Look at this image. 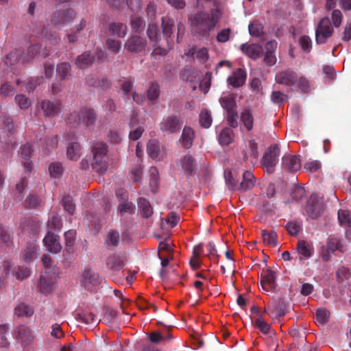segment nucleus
Instances as JSON below:
<instances>
[{
  "label": "nucleus",
  "instance_id": "obj_53",
  "mask_svg": "<svg viewBox=\"0 0 351 351\" xmlns=\"http://www.w3.org/2000/svg\"><path fill=\"white\" fill-rule=\"evenodd\" d=\"M49 172L51 177L54 178H60L63 173V167L62 163L58 162L51 163L49 167Z\"/></svg>",
  "mask_w": 351,
  "mask_h": 351
},
{
  "label": "nucleus",
  "instance_id": "obj_62",
  "mask_svg": "<svg viewBox=\"0 0 351 351\" xmlns=\"http://www.w3.org/2000/svg\"><path fill=\"white\" fill-rule=\"evenodd\" d=\"M338 219L341 226H350L351 225V217L348 210H339L338 211Z\"/></svg>",
  "mask_w": 351,
  "mask_h": 351
},
{
  "label": "nucleus",
  "instance_id": "obj_4",
  "mask_svg": "<svg viewBox=\"0 0 351 351\" xmlns=\"http://www.w3.org/2000/svg\"><path fill=\"white\" fill-rule=\"evenodd\" d=\"M14 337L24 349H29L34 345L35 336L29 326H19L14 330Z\"/></svg>",
  "mask_w": 351,
  "mask_h": 351
},
{
  "label": "nucleus",
  "instance_id": "obj_19",
  "mask_svg": "<svg viewBox=\"0 0 351 351\" xmlns=\"http://www.w3.org/2000/svg\"><path fill=\"white\" fill-rule=\"evenodd\" d=\"M127 32L128 27L126 24L119 22L110 23L106 30V34L119 38H124Z\"/></svg>",
  "mask_w": 351,
  "mask_h": 351
},
{
  "label": "nucleus",
  "instance_id": "obj_5",
  "mask_svg": "<svg viewBox=\"0 0 351 351\" xmlns=\"http://www.w3.org/2000/svg\"><path fill=\"white\" fill-rule=\"evenodd\" d=\"M333 27L328 17L323 18L315 29V42L317 45L326 43L333 34Z\"/></svg>",
  "mask_w": 351,
  "mask_h": 351
},
{
  "label": "nucleus",
  "instance_id": "obj_42",
  "mask_svg": "<svg viewBox=\"0 0 351 351\" xmlns=\"http://www.w3.org/2000/svg\"><path fill=\"white\" fill-rule=\"evenodd\" d=\"M130 26L133 32L140 34L145 27L143 19L136 15H132L130 19Z\"/></svg>",
  "mask_w": 351,
  "mask_h": 351
},
{
  "label": "nucleus",
  "instance_id": "obj_24",
  "mask_svg": "<svg viewBox=\"0 0 351 351\" xmlns=\"http://www.w3.org/2000/svg\"><path fill=\"white\" fill-rule=\"evenodd\" d=\"M41 47L42 46L40 44L29 45L26 49V51L22 53V63L25 64L32 61L40 53Z\"/></svg>",
  "mask_w": 351,
  "mask_h": 351
},
{
  "label": "nucleus",
  "instance_id": "obj_28",
  "mask_svg": "<svg viewBox=\"0 0 351 351\" xmlns=\"http://www.w3.org/2000/svg\"><path fill=\"white\" fill-rule=\"evenodd\" d=\"M124 256L121 254H113L106 259L108 268L113 270H120L123 265Z\"/></svg>",
  "mask_w": 351,
  "mask_h": 351
},
{
  "label": "nucleus",
  "instance_id": "obj_49",
  "mask_svg": "<svg viewBox=\"0 0 351 351\" xmlns=\"http://www.w3.org/2000/svg\"><path fill=\"white\" fill-rule=\"evenodd\" d=\"M297 249L300 254L304 258H309L312 256V252L309 245L304 240L299 241Z\"/></svg>",
  "mask_w": 351,
  "mask_h": 351
},
{
  "label": "nucleus",
  "instance_id": "obj_8",
  "mask_svg": "<svg viewBox=\"0 0 351 351\" xmlns=\"http://www.w3.org/2000/svg\"><path fill=\"white\" fill-rule=\"evenodd\" d=\"M324 209L322 201H320L317 195H311L306 205V210L310 217L317 218Z\"/></svg>",
  "mask_w": 351,
  "mask_h": 351
},
{
  "label": "nucleus",
  "instance_id": "obj_58",
  "mask_svg": "<svg viewBox=\"0 0 351 351\" xmlns=\"http://www.w3.org/2000/svg\"><path fill=\"white\" fill-rule=\"evenodd\" d=\"M254 326L258 328L263 334H269L271 326L263 319V317H257L254 322Z\"/></svg>",
  "mask_w": 351,
  "mask_h": 351
},
{
  "label": "nucleus",
  "instance_id": "obj_16",
  "mask_svg": "<svg viewBox=\"0 0 351 351\" xmlns=\"http://www.w3.org/2000/svg\"><path fill=\"white\" fill-rule=\"evenodd\" d=\"M247 73L245 69L239 68L227 79V82L233 88H239L245 83Z\"/></svg>",
  "mask_w": 351,
  "mask_h": 351
},
{
  "label": "nucleus",
  "instance_id": "obj_1",
  "mask_svg": "<svg viewBox=\"0 0 351 351\" xmlns=\"http://www.w3.org/2000/svg\"><path fill=\"white\" fill-rule=\"evenodd\" d=\"M219 19L217 11L213 10L210 13L199 12L191 19V24L195 31L201 36H206L213 29Z\"/></svg>",
  "mask_w": 351,
  "mask_h": 351
},
{
  "label": "nucleus",
  "instance_id": "obj_18",
  "mask_svg": "<svg viewBox=\"0 0 351 351\" xmlns=\"http://www.w3.org/2000/svg\"><path fill=\"white\" fill-rule=\"evenodd\" d=\"M43 242L47 250L51 253H58L62 249L58 237L51 232L47 234Z\"/></svg>",
  "mask_w": 351,
  "mask_h": 351
},
{
  "label": "nucleus",
  "instance_id": "obj_63",
  "mask_svg": "<svg viewBox=\"0 0 351 351\" xmlns=\"http://www.w3.org/2000/svg\"><path fill=\"white\" fill-rule=\"evenodd\" d=\"M106 243L108 246L117 247L119 243V233L116 230H110L108 232Z\"/></svg>",
  "mask_w": 351,
  "mask_h": 351
},
{
  "label": "nucleus",
  "instance_id": "obj_39",
  "mask_svg": "<svg viewBox=\"0 0 351 351\" xmlns=\"http://www.w3.org/2000/svg\"><path fill=\"white\" fill-rule=\"evenodd\" d=\"M160 93V86L158 82H152L147 90V97L149 101L152 102L156 101Z\"/></svg>",
  "mask_w": 351,
  "mask_h": 351
},
{
  "label": "nucleus",
  "instance_id": "obj_23",
  "mask_svg": "<svg viewBox=\"0 0 351 351\" xmlns=\"http://www.w3.org/2000/svg\"><path fill=\"white\" fill-rule=\"evenodd\" d=\"M256 182V178L250 171H245L243 173V180L239 184V191H246L252 189Z\"/></svg>",
  "mask_w": 351,
  "mask_h": 351
},
{
  "label": "nucleus",
  "instance_id": "obj_20",
  "mask_svg": "<svg viewBox=\"0 0 351 351\" xmlns=\"http://www.w3.org/2000/svg\"><path fill=\"white\" fill-rule=\"evenodd\" d=\"M22 51L20 49H14L7 54L3 58V63L5 68L10 69L12 71L14 70V66L21 60Z\"/></svg>",
  "mask_w": 351,
  "mask_h": 351
},
{
  "label": "nucleus",
  "instance_id": "obj_59",
  "mask_svg": "<svg viewBox=\"0 0 351 351\" xmlns=\"http://www.w3.org/2000/svg\"><path fill=\"white\" fill-rule=\"evenodd\" d=\"M15 101L21 110H27L31 106L29 98L23 94L16 95Z\"/></svg>",
  "mask_w": 351,
  "mask_h": 351
},
{
  "label": "nucleus",
  "instance_id": "obj_12",
  "mask_svg": "<svg viewBox=\"0 0 351 351\" xmlns=\"http://www.w3.org/2000/svg\"><path fill=\"white\" fill-rule=\"evenodd\" d=\"M171 330V327H165L160 330H155L149 334V340L154 344L168 341L173 339Z\"/></svg>",
  "mask_w": 351,
  "mask_h": 351
},
{
  "label": "nucleus",
  "instance_id": "obj_22",
  "mask_svg": "<svg viewBox=\"0 0 351 351\" xmlns=\"http://www.w3.org/2000/svg\"><path fill=\"white\" fill-rule=\"evenodd\" d=\"M147 152L150 158L154 160H160L162 155V147L156 139L149 141L147 145Z\"/></svg>",
  "mask_w": 351,
  "mask_h": 351
},
{
  "label": "nucleus",
  "instance_id": "obj_27",
  "mask_svg": "<svg viewBox=\"0 0 351 351\" xmlns=\"http://www.w3.org/2000/svg\"><path fill=\"white\" fill-rule=\"evenodd\" d=\"M20 228L23 231L36 232L39 228V221L33 217L23 218L21 221Z\"/></svg>",
  "mask_w": 351,
  "mask_h": 351
},
{
  "label": "nucleus",
  "instance_id": "obj_64",
  "mask_svg": "<svg viewBox=\"0 0 351 351\" xmlns=\"http://www.w3.org/2000/svg\"><path fill=\"white\" fill-rule=\"evenodd\" d=\"M90 84L95 87H99L103 90H107L111 86L112 82L108 77H103L101 79L94 80Z\"/></svg>",
  "mask_w": 351,
  "mask_h": 351
},
{
  "label": "nucleus",
  "instance_id": "obj_25",
  "mask_svg": "<svg viewBox=\"0 0 351 351\" xmlns=\"http://www.w3.org/2000/svg\"><path fill=\"white\" fill-rule=\"evenodd\" d=\"M94 61V57L90 51H85L78 56L75 59V64L77 68L84 69L92 65Z\"/></svg>",
  "mask_w": 351,
  "mask_h": 351
},
{
  "label": "nucleus",
  "instance_id": "obj_11",
  "mask_svg": "<svg viewBox=\"0 0 351 351\" xmlns=\"http://www.w3.org/2000/svg\"><path fill=\"white\" fill-rule=\"evenodd\" d=\"M275 80L278 84L293 86L297 84L298 75L291 70L282 71L276 74Z\"/></svg>",
  "mask_w": 351,
  "mask_h": 351
},
{
  "label": "nucleus",
  "instance_id": "obj_41",
  "mask_svg": "<svg viewBox=\"0 0 351 351\" xmlns=\"http://www.w3.org/2000/svg\"><path fill=\"white\" fill-rule=\"evenodd\" d=\"M14 312L19 317H30L34 313V309L28 304L21 303L15 307Z\"/></svg>",
  "mask_w": 351,
  "mask_h": 351
},
{
  "label": "nucleus",
  "instance_id": "obj_17",
  "mask_svg": "<svg viewBox=\"0 0 351 351\" xmlns=\"http://www.w3.org/2000/svg\"><path fill=\"white\" fill-rule=\"evenodd\" d=\"M32 152V147L29 143L23 145L21 147L19 155L23 160V165L27 172L30 171L32 167V163L31 160Z\"/></svg>",
  "mask_w": 351,
  "mask_h": 351
},
{
  "label": "nucleus",
  "instance_id": "obj_61",
  "mask_svg": "<svg viewBox=\"0 0 351 351\" xmlns=\"http://www.w3.org/2000/svg\"><path fill=\"white\" fill-rule=\"evenodd\" d=\"M30 29L32 32V36L37 37H43L45 35L47 36L46 28L41 23L31 25Z\"/></svg>",
  "mask_w": 351,
  "mask_h": 351
},
{
  "label": "nucleus",
  "instance_id": "obj_35",
  "mask_svg": "<svg viewBox=\"0 0 351 351\" xmlns=\"http://www.w3.org/2000/svg\"><path fill=\"white\" fill-rule=\"evenodd\" d=\"M141 215L145 218L150 217L153 214V208L149 202L144 197H140L138 201Z\"/></svg>",
  "mask_w": 351,
  "mask_h": 351
},
{
  "label": "nucleus",
  "instance_id": "obj_56",
  "mask_svg": "<svg viewBox=\"0 0 351 351\" xmlns=\"http://www.w3.org/2000/svg\"><path fill=\"white\" fill-rule=\"evenodd\" d=\"M76 319L86 324H93L96 322V317L93 313H77Z\"/></svg>",
  "mask_w": 351,
  "mask_h": 351
},
{
  "label": "nucleus",
  "instance_id": "obj_14",
  "mask_svg": "<svg viewBox=\"0 0 351 351\" xmlns=\"http://www.w3.org/2000/svg\"><path fill=\"white\" fill-rule=\"evenodd\" d=\"M240 50L247 57L256 60L263 54V48L259 44L243 43L240 46Z\"/></svg>",
  "mask_w": 351,
  "mask_h": 351
},
{
  "label": "nucleus",
  "instance_id": "obj_44",
  "mask_svg": "<svg viewBox=\"0 0 351 351\" xmlns=\"http://www.w3.org/2000/svg\"><path fill=\"white\" fill-rule=\"evenodd\" d=\"M41 199L36 194H29L25 199L23 205L26 208H36L40 206Z\"/></svg>",
  "mask_w": 351,
  "mask_h": 351
},
{
  "label": "nucleus",
  "instance_id": "obj_31",
  "mask_svg": "<svg viewBox=\"0 0 351 351\" xmlns=\"http://www.w3.org/2000/svg\"><path fill=\"white\" fill-rule=\"evenodd\" d=\"M235 99L236 95L228 94L220 97L219 103L226 112L234 110L236 107Z\"/></svg>",
  "mask_w": 351,
  "mask_h": 351
},
{
  "label": "nucleus",
  "instance_id": "obj_10",
  "mask_svg": "<svg viewBox=\"0 0 351 351\" xmlns=\"http://www.w3.org/2000/svg\"><path fill=\"white\" fill-rule=\"evenodd\" d=\"M147 40L138 35L130 36L125 43V49L132 53H139L145 49Z\"/></svg>",
  "mask_w": 351,
  "mask_h": 351
},
{
  "label": "nucleus",
  "instance_id": "obj_7",
  "mask_svg": "<svg viewBox=\"0 0 351 351\" xmlns=\"http://www.w3.org/2000/svg\"><path fill=\"white\" fill-rule=\"evenodd\" d=\"M182 124L179 116L169 115L163 119L160 124V128L162 132L176 134L180 132Z\"/></svg>",
  "mask_w": 351,
  "mask_h": 351
},
{
  "label": "nucleus",
  "instance_id": "obj_40",
  "mask_svg": "<svg viewBox=\"0 0 351 351\" xmlns=\"http://www.w3.org/2000/svg\"><path fill=\"white\" fill-rule=\"evenodd\" d=\"M174 26V21L169 16H164L162 18V33L167 38V41L169 43L168 39L171 38L173 33L172 28Z\"/></svg>",
  "mask_w": 351,
  "mask_h": 351
},
{
  "label": "nucleus",
  "instance_id": "obj_29",
  "mask_svg": "<svg viewBox=\"0 0 351 351\" xmlns=\"http://www.w3.org/2000/svg\"><path fill=\"white\" fill-rule=\"evenodd\" d=\"M194 137L195 132L190 127L185 126L183 128L181 136L182 144L183 147L186 149H189L193 145Z\"/></svg>",
  "mask_w": 351,
  "mask_h": 351
},
{
  "label": "nucleus",
  "instance_id": "obj_48",
  "mask_svg": "<svg viewBox=\"0 0 351 351\" xmlns=\"http://www.w3.org/2000/svg\"><path fill=\"white\" fill-rule=\"evenodd\" d=\"M249 33L254 37H261L263 34V26L258 21L250 23L248 26Z\"/></svg>",
  "mask_w": 351,
  "mask_h": 351
},
{
  "label": "nucleus",
  "instance_id": "obj_3",
  "mask_svg": "<svg viewBox=\"0 0 351 351\" xmlns=\"http://www.w3.org/2000/svg\"><path fill=\"white\" fill-rule=\"evenodd\" d=\"M280 155V149L278 145L277 144L271 145L267 147L261 160V167L268 173H273L278 162Z\"/></svg>",
  "mask_w": 351,
  "mask_h": 351
},
{
  "label": "nucleus",
  "instance_id": "obj_43",
  "mask_svg": "<svg viewBox=\"0 0 351 351\" xmlns=\"http://www.w3.org/2000/svg\"><path fill=\"white\" fill-rule=\"evenodd\" d=\"M37 252V246L34 243H28L23 254L24 261L31 262L35 257Z\"/></svg>",
  "mask_w": 351,
  "mask_h": 351
},
{
  "label": "nucleus",
  "instance_id": "obj_37",
  "mask_svg": "<svg viewBox=\"0 0 351 351\" xmlns=\"http://www.w3.org/2000/svg\"><path fill=\"white\" fill-rule=\"evenodd\" d=\"M241 121L247 131H251L254 125V117L250 109H244L241 114Z\"/></svg>",
  "mask_w": 351,
  "mask_h": 351
},
{
  "label": "nucleus",
  "instance_id": "obj_6",
  "mask_svg": "<svg viewBox=\"0 0 351 351\" xmlns=\"http://www.w3.org/2000/svg\"><path fill=\"white\" fill-rule=\"evenodd\" d=\"M76 16V12L72 8L60 9L53 13L51 23L56 26L71 23Z\"/></svg>",
  "mask_w": 351,
  "mask_h": 351
},
{
  "label": "nucleus",
  "instance_id": "obj_33",
  "mask_svg": "<svg viewBox=\"0 0 351 351\" xmlns=\"http://www.w3.org/2000/svg\"><path fill=\"white\" fill-rule=\"evenodd\" d=\"M234 132L230 128H223L218 136V141L221 145H228L233 141Z\"/></svg>",
  "mask_w": 351,
  "mask_h": 351
},
{
  "label": "nucleus",
  "instance_id": "obj_21",
  "mask_svg": "<svg viewBox=\"0 0 351 351\" xmlns=\"http://www.w3.org/2000/svg\"><path fill=\"white\" fill-rule=\"evenodd\" d=\"M81 124L90 128L95 125L97 116L93 108H84L81 109Z\"/></svg>",
  "mask_w": 351,
  "mask_h": 351
},
{
  "label": "nucleus",
  "instance_id": "obj_52",
  "mask_svg": "<svg viewBox=\"0 0 351 351\" xmlns=\"http://www.w3.org/2000/svg\"><path fill=\"white\" fill-rule=\"evenodd\" d=\"M81 109L79 111H73L66 118V122L72 127H76L81 124Z\"/></svg>",
  "mask_w": 351,
  "mask_h": 351
},
{
  "label": "nucleus",
  "instance_id": "obj_60",
  "mask_svg": "<svg viewBox=\"0 0 351 351\" xmlns=\"http://www.w3.org/2000/svg\"><path fill=\"white\" fill-rule=\"evenodd\" d=\"M299 44L302 49L306 52L309 53L312 49V40L308 36L304 35L300 37Z\"/></svg>",
  "mask_w": 351,
  "mask_h": 351
},
{
  "label": "nucleus",
  "instance_id": "obj_9",
  "mask_svg": "<svg viewBox=\"0 0 351 351\" xmlns=\"http://www.w3.org/2000/svg\"><path fill=\"white\" fill-rule=\"evenodd\" d=\"M39 106L47 117H54L61 110L62 102L60 100L51 101L49 99L42 100Z\"/></svg>",
  "mask_w": 351,
  "mask_h": 351
},
{
  "label": "nucleus",
  "instance_id": "obj_34",
  "mask_svg": "<svg viewBox=\"0 0 351 351\" xmlns=\"http://www.w3.org/2000/svg\"><path fill=\"white\" fill-rule=\"evenodd\" d=\"M261 237L263 243L270 247H276L278 245L277 233L275 231H267L263 230L261 231Z\"/></svg>",
  "mask_w": 351,
  "mask_h": 351
},
{
  "label": "nucleus",
  "instance_id": "obj_32",
  "mask_svg": "<svg viewBox=\"0 0 351 351\" xmlns=\"http://www.w3.org/2000/svg\"><path fill=\"white\" fill-rule=\"evenodd\" d=\"M81 155V146L77 142L70 143L66 148V156L69 160H77Z\"/></svg>",
  "mask_w": 351,
  "mask_h": 351
},
{
  "label": "nucleus",
  "instance_id": "obj_38",
  "mask_svg": "<svg viewBox=\"0 0 351 351\" xmlns=\"http://www.w3.org/2000/svg\"><path fill=\"white\" fill-rule=\"evenodd\" d=\"M56 72L60 80H64L71 74V66L69 62H61L57 65Z\"/></svg>",
  "mask_w": 351,
  "mask_h": 351
},
{
  "label": "nucleus",
  "instance_id": "obj_45",
  "mask_svg": "<svg viewBox=\"0 0 351 351\" xmlns=\"http://www.w3.org/2000/svg\"><path fill=\"white\" fill-rule=\"evenodd\" d=\"M0 239L6 246L12 245V235L10 230L0 223Z\"/></svg>",
  "mask_w": 351,
  "mask_h": 351
},
{
  "label": "nucleus",
  "instance_id": "obj_46",
  "mask_svg": "<svg viewBox=\"0 0 351 351\" xmlns=\"http://www.w3.org/2000/svg\"><path fill=\"white\" fill-rule=\"evenodd\" d=\"M12 274L17 280H23L30 276L31 271L27 267L19 266L17 268L13 269Z\"/></svg>",
  "mask_w": 351,
  "mask_h": 351
},
{
  "label": "nucleus",
  "instance_id": "obj_55",
  "mask_svg": "<svg viewBox=\"0 0 351 351\" xmlns=\"http://www.w3.org/2000/svg\"><path fill=\"white\" fill-rule=\"evenodd\" d=\"M62 204L64 210L70 215H73L75 210V205L73 202V198L70 195H66L62 200Z\"/></svg>",
  "mask_w": 351,
  "mask_h": 351
},
{
  "label": "nucleus",
  "instance_id": "obj_54",
  "mask_svg": "<svg viewBox=\"0 0 351 351\" xmlns=\"http://www.w3.org/2000/svg\"><path fill=\"white\" fill-rule=\"evenodd\" d=\"M337 278L341 282H348L351 279V273L349 269L342 266L337 271Z\"/></svg>",
  "mask_w": 351,
  "mask_h": 351
},
{
  "label": "nucleus",
  "instance_id": "obj_57",
  "mask_svg": "<svg viewBox=\"0 0 351 351\" xmlns=\"http://www.w3.org/2000/svg\"><path fill=\"white\" fill-rule=\"evenodd\" d=\"M0 125L4 128L8 132L13 133L14 132V125L12 118L4 115L0 117Z\"/></svg>",
  "mask_w": 351,
  "mask_h": 351
},
{
  "label": "nucleus",
  "instance_id": "obj_50",
  "mask_svg": "<svg viewBox=\"0 0 351 351\" xmlns=\"http://www.w3.org/2000/svg\"><path fill=\"white\" fill-rule=\"evenodd\" d=\"M47 225L50 229H60L62 227V220L60 217L57 213H51L49 217Z\"/></svg>",
  "mask_w": 351,
  "mask_h": 351
},
{
  "label": "nucleus",
  "instance_id": "obj_15",
  "mask_svg": "<svg viewBox=\"0 0 351 351\" xmlns=\"http://www.w3.org/2000/svg\"><path fill=\"white\" fill-rule=\"evenodd\" d=\"M282 167L289 172H295L301 169V160L299 156L285 155L282 158Z\"/></svg>",
  "mask_w": 351,
  "mask_h": 351
},
{
  "label": "nucleus",
  "instance_id": "obj_30",
  "mask_svg": "<svg viewBox=\"0 0 351 351\" xmlns=\"http://www.w3.org/2000/svg\"><path fill=\"white\" fill-rule=\"evenodd\" d=\"M53 280L47 274H42L38 283L39 291L47 294L52 291Z\"/></svg>",
  "mask_w": 351,
  "mask_h": 351
},
{
  "label": "nucleus",
  "instance_id": "obj_36",
  "mask_svg": "<svg viewBox=\"0 0 351 351\" xmlns=\"http://www.w3.org/2000/svg\"><path fill=\"white\" fill-rule=\"evenodd\" d=\"M137 122V119L136 117L133 116L131 118L130 126L131 128V131L129 134V138L130 140L136 141L138 140L142 135L144 132V129L141 126H138L135 128V123Z\"/></svg>",
  "mask_w": 351,
  "mask_h": 351
},
{
  "label": "nucleus",
  "instance_id": "obj_13",
  "mask_svg": "<svg viewBox=\"0 0 351 351\" xmlns=\"http://www.w3.org/2000/svg\"><path fill=\"white\" fill-rule=\"evenodd\" d=\"M261 285L266 291H273L276 288V274L270 269L263 270L261 276Z\"/></svg>",
  "mask_w": 351,
  "mask_h": 351
},
{
  "label": "nucleus",
  "instance_id": "obj_47",
  "mask_svg": "<svg viewBox=\"0 0 351 351\" xmlns=\"http://www.w3.org/2000/svg\"><path fill=\"white\" fill-rule=\"evenodd\" d=\"M328 250L335 252L336 250L343 252L344 247L341 242V240L336 237H330L328 239L327 244Z\"/></svg>",
  "mask_w": 351,
  "mask_h": 351
},
{
  "label": "nucleus",
  "instance_id": "obj_26",
  "mask_svg": "<svg viewBox=\"0 0 351 351\" xmlns=\"http://www.w3.org/2000/svg\"><path fill=\"white\" fill-rule=\"evenodd\" d=\"M180 165L185 173L189 176H191L195 170V159L189 154L182 157L180 160Z\"/></svg>",
  "mask_w": 351,
  "mask_h": 351
},
{
  "label": "nucleus",
  "instance_id": "obj_2",
  "mask_svg": "<svg viewBox=\"0 0 351 351\" xmlns=\"http://www.w3.org/2000/svg\"><path fill=\"white\" fill-rule=\"evenodd\" d=\"M93 154V169L98 173H104L108 167L106 144L102 142H97L92 147Z\"/></svg>",
  "mask_w": 351,
  "mask_h": 351
},
{
  "label": "nucleus",
  "instance_id": "obj_51",
  "mask_svg": "<svg viewBox=\"0 0 351 351\" xmlns=\"http://www.w3.org/2000/svg\"><path fill=\"white\" fill-rule=\"evenodd\" d=\"M213 122L210 112L207 110H203L199 114V123L202 127L208 128L210 127Z\"/></svg>",
  "mask_w": 351,
  "mask_h": 351
}]
</instances>
